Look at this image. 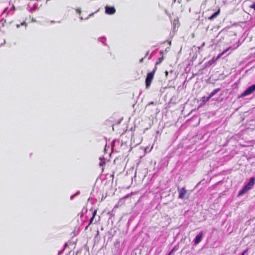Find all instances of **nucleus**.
Masks as SVG:
<instances>
[{
    "label": "nucleus",
    "mask_w": 255,
    "mask_h": 255,
    "mask_svg": "<svg viewBox=\"0 0 255 255\" xmlns=\"http://www.w3.org/2000/svg\"><path fill=\"white\" fill-rule=\"evenodd\" d=\"M94 218H93V217H92L90 220V222H89V224H91L93 223V220H94Z\"/></svg>",
    "instance_id": "obj_21"
},
{
    "label": "nucleus",
    "mask_w": 255,
    "mask_h": 255,
    "mask_svg": "<svg viewBox=\"0 0 255 255\" xmlns=\"http://www.w3.org/2000/svg\"><path fill=\"white\" fill-rule=\"evenodd\" d=\"M80 18L81 20L84 19V18H83V17H82V16L80 17Z\"/></svg>",
    "instance_id": "obj_35"
},
{
    "label": "nucleus",
    "mask_w": 255,
    "mask_h": 255,
    "mask_svg": "<svg viewBox=\"0 0 255 255\" xmlns=\"http://www.w3.org/2000/svg\"><path fill=\"white\" fill-rule=\"evenodd\" d=\"M178 191L179 193V198L180 199L185 198V195L187 193V191L184 188H178Z\"/></svg>",
    "instance_id": "obj_5"
},
{
    "label": "nucleus",
    "mask_w": 255,
    "mask_h": 255,
    "mask_svg": "<svg viewBox=\"0 0 255 255\" xmlns=\"http://www.w3.org/2000/svg\"><path fill=\"white\" fill-rule=\"evenodd\" d=\"M67 246V244L65 243V245H64V248Z\"/></svg>",
    "instance_id": "obj_36"
},
{
    "label": "nucleus",
    "mask_w": 255,
    "mask_h": 255,
    "mask_svg": "<svg viewBox=\"0 0 255 255\" xmlns=\"http://www.w3.org/2000/svg\"><path fill=\"white\" fill-rule=\"evenodd\" d=\"M153 104H154V103L153 102H151L148 103L147 106H149V105H153Z\"/></svg>",
    "instance_id": "obj_25"
},
{
    "label": "nucleus",
    "mask_w": 255,
    "mask_h": 255,
    "mask_svg": "<svg viewBox=\"0 0 255 255\" xmlns=\"http://www.w3.org/2000/svg\"><path fill=\"white\" fill-rule=\"evenodd\" d=\"M216 60L215 58H213L211 60H209L208 62V65H211Z\"/></svg>",
    "instance_id": "obj_14"
},
{
    "label": "nucleus",
    "mask_w": 255,
    "mask_h": 255,
    "mask_svg": "<svg viewBox=\"0 0 255 255\" xmlns=\"http://www.w3.org/2000/svg\"><path fill=\"white\" fill-rule=\"evenodd\" d=\"M173 250H174V249L172 250V251L169 253L168 255H171V254H172V253L173 252Z\"/></svg>",
    "instance_id": "obj_26"
},
{
    "label": "nucleus",
    "mask_w": 255,
    "mask_h": 255,
    "mask_svg": "<svg viewBox=\"0 0 255 255\" xmlns=\"http://www.w3.org/2000/svg\"><path fill=\"white\" fill-rule=\"evenodd\" d=\"M220 10L219 9L218 11L214 12L213 14H212L210 16L208 17V19L210 20H212L215 18H216L220 13Z\"/></svg>",
    "instance_id": "obj_7"
},
{
    "label": "nucleus",
    "mask_w": 255,
    "mask_h": 255,
    "mask_svg": "<svg viewBox=\"0 0 255 255\" xmlns=\"http://www.w3.org/2000/svg\"><path fill=\"white\" fill-rule=\"evenodd\" d=\"M255 177H252L250 179L248 183L246 184L243 189L239 192V196L243 195L245 194L249 190L251 189L255 184Z\"/></svg>",
    "instance_id": "obj_1"
},
{
    "label": "nucleus",
    "mask_w": 255,
    "mask_h": 255,
    "mask_svg": "<svg viewBox=\"0 0 255 255\" xmlns=\"http://www.w3.org/2000/svg\"><path fill=\"white\" fill-rule=\"evenodd\" d=\"M79 194H80V191H77V192L76 193V194H75L72 195H71V197H70V199H71V200H72V199H73V198H74L75 196H76V195H79Z\"/></svg>",
    "instance_id": "obj_16"
},
{
    "label": "nucleus",
    "mask_w": 255,
    "mask_h": 255,
    "mask_svg": "<svg viewBox=\"0 0 255 255\" xmlns=\"http://www.w3.org/2000/svg\"><path fill=\"white\" fill-rule=\"evenodd\" d=\"M143 58H142L140 59L139 62H142L143 61Z\"/></svg>",
    "instance_id": "obj_29"
},
{
    "label": "nucleus",
    "mask_w": 255,
    "mask_h": 255,
    "mask_svg": "<svg viewBox=\"0 0 255 255\" xmlns=\"http://www.w3.org/2000/svg\"><path fill=\"white\" fill-rule=\"evenodd\" d=\"M221 88H217L215 90H214L209 95L210 98H212L213 96H214L215 94H216L218 92L221 91Z\"/></svg>",
    "instance_id": "obj_8"
},
{
    "label": "nucleus",
    "mask_w": 255,
    "mask_h": 255,
    "mask_svg": "<svg viewBox=\"0 0 255 255\" xmlns=\"http://www.w3.org/2000/svg\"><path fill=\"white\" fill-rule=\"evenodd\" d=\"M149 53V51H147L146 53L145 56H147Z\"/></svg>",
    "instance_id": "obj_33"
},
{
    "label": "nucleus",
    "mask_w": 255,
    "mask_h": 255,
    "mask_svg": "<svg viewBox=\"0 0 255 255\" xmlns=\"http://www.w3.org/2000/svg\"><path fill=\"white\" fill-rule=\"evenodd\" d=\"M96 213H97V210H94V212H93V213H92V217H93V218H95V216H96Z\"/></svg>",
    "instance_id": "obj_17"
},
{
    "label": "nucleus",
    "mask_w": 255,
    "mask_h": 255,
    "mask_svg": "<svg viewBox=\"0 0 255 255\" xmlns=\"http://www.w3.org/2000/svg\"><path fill=\"white\" fill-rule=\"evenodd\" d=\"M100 159L101 160V162L99 163V165L100 166H103L106 163L105 161V158H102L101 157H100Z\"/></svg>",
    "instance_id": "obj_11"
},
{
    "label": "nucleus",
    "mask_w": 255,
    "mask_h": 255,
    "mask_svg": "<svg viewBox=\"0 0 255 255\" xmlns=\"http://www.w3.org/2000/svg\"><path fill=\"white\" fill-rule=\"evenodd\" d=\"M255 91V84L249 86L244 92H243L241 97H245L253 93Z\"/></svg>",
    "instance_id": "obj_3"
},
{
    "label": "nucleus",
    "mask_w": 255,
    "mask_h": 255,
    "mask_svg": "<svg viewBox=\"0 0 255 255\" xmlns=\"http://www.w3.org/2000/svg\"><path fill=\"white\" fill-rule=\"evenodd\" d=\"M250 7L255 10V2L250 5Z\"/></svg>",
    "instance_id": "obj_18"
},
{
    "label": "nucleus",
    "mask_w": 255,
    "mask_h": 255,
    "mask_svg": "<svg viewBox=\"0 0 255 255\" xmlns=\"http://www.w3.org/2000/svg\"><path fill=\"white\" fill-rule=\"evenodd\" d=\"M247 251H248V250H246L245 251H244L242 254H241V255H245L247 253Z\"/></svg>",
    "instance_id": "obj_23"
},
{
    "label": "nucleus",
    "mask_w": 255,
    "mask_h": 255,
    "mask_svg": "<svg viewBox=\"0 0 255 255\" xmlns=\"http://www.w3.org/2000/svg\"><path fill=\"white\" fill-rule=\"evenodd\" d=\"M116 12V9L114 6L107 5L105 6V13L108 15L114 14Z\"/></svg>",
    "instance_id": "obj_4"
},
{
    "label": "nucleus",
    "mask_w": 255,
    "mask_h": 255,
    "mask_svg": "<svg viewBox=\"0 0 255 255\" xmlns=\"http://www.w3.org/2000/svg\"><path fill=\"white\" fill-rule=\"evenodd\" d=\"M5 22V20H4L3 18L0 20V28L1 27H3L4 26V23Z\"/></svg>",
    "instance_id": "obj_13"
},
{
    "label": "nucleus",
    "mask_w": 255,
    "mask_h": 255,
    "mask_svg": "<svg viewBox=\"0 0 255 255\" xmlns=\"http://www.w3.org/2000/svg\"><path fill=\"white\" fill-rule=\"evenodd\" d=\"M160 54H163V51H162V50H161V51H160Z\"/></svg>",
    "instance_id": "obj_32"
},
{
    "label": "nucleus",
    "mask_w": 255,
    "mask_h": 255,
    "mask_svg": "<svg viewBox=\"0 0 255 255\" xmlns=\"http://www.w3.org/2000/svg\"><path fill=\"white\" fill-rule=\"evenodd\" d=\"M90 225V224H88V225L85 227V230H87V229H88V227L89 226V225Z\"/></svg>",
    "instance_id": "obj_28"
},
{
    "label": "nucleus",
    "mask_w": 255,
    "mask_h": 255,
    "mask_svg": "<svg viewBox=\"0 0 255 255\" xmlns=\"http://www.w3.org/2000/svg\"><path fill=\"white\" fill-rule=\"evenodd\" d=\"M76 11L80 14L81 12V10L80 8H77L76 9Z\"/></svg>",
    "instance_id": "obj_22"
},
{
    "label": "nucleus",
    "mask_w": 255,
    "mask_h": 255,
    "mask_svg": "<svg viewBox=\"0 0 255 255\" xmlns=\"http://www.w3.org/2000/svg\"><path fill=\"white\" fill-rule=\"evenodd\" d=\"M210 97L209 96L208 97H202V102L205 104L207 102H208L210 99Z\"/></svg>",
    "instance_id": "obj_9"
},
{
    "label": "nucleus",
    "mask_w": 255,
    "mask_h": 255,
    "mask_svg": "<svg viewBox=\"0 0 255 255\" xmlns=\"http://www.w3.org/2000/svg\"><path fill=\"white\" fill-rule=\"evenodd\" d=\"M168 72H167V71H166V72H165V74H166V75H168Z\"/></svg>",
    "instance_id": "obj_34"
},
{
    "label": "nucleus",
    "mask_w": 255,
    "mask_h": 255,
    "mask_svg": "<svg viewBox=\"0 0 255 255\" xmlns=\"http://www.w3.org/2000/svg\"><path fill=\"white\" fill-rule=\"evenodd\" d=\"M94 13H92L90 14L89 15V16L87 17L84 18V19H88L90 16H93L94 15Z\"/></svg>",
    "instance_id": "obj_20"
},
{
    "label": "nucleus",
    "mask_w": 255,
    "mask_h": 255,
    "mask_svg": "<svg viewBox=\"0 0 255 255\" xmlns=\"http://www.w3.org/2000/svg\"><path fill=\"white\" fill-rule=\"evenodd\" d=\"M51 22V23H55V21H53V20H52V21H51V22Z\"/></svg>",
    "instance_id": "obj_31"
},
{
    "label": "nucleus",
    "mask_w": 255,
    "mask_h": 255,
    "mask_svg": "<svg viewBox=\"0 0 255 255\" xmlns=\"http://www.w3.org/2000/svg\"><path fill=\"white\" fill-rule=\"evenodd\" d=\"M204 44H205V43H203L202 46H204Z\"/></svg>",
    "instance_id": "obj_37"
},
{
    "label": "nucleus",
    "mask_w": 255,
    "mask_h": 255,
    "mask_svg": "<svg viewBox=\"0 0 255 255\" xmlns=\"http://www.w3.org/2000/svg\"><path fill=\"white\" fill-rule=\"evenodd\" d=\"M35 21H36V20H35V19H34L33 18H32V22H35Z\"/></svg>",
    "instance_id": "obj_30"
},
{
    "label": "nucleus",
    "mask_w": 255,
    "mask_h": 255,
    "mask_svg": "<svg viewBox=\"0 0 255 255\" xmlns=\"http://www.w3.org/2000/svg\"><path fill=\"white\" fill-rule=\"evenodd\" d=\"M24 26L25 27V29H26V26H27V23L25 22V21H23L22 22H21L20 24H16V27L17 28H19L20 27V26Z\"/></svg>",
    "instance_id": "obj_10"
},
{
    "label": "nucleus",
    "mask_w": 255,
    "mask_h": 255,
    "mask_svg": "<svg viewBox=\"0 0 255 255\" xmlns=\"http://www.w3.org/2000/svg\"><path fill=\"white\" fill-rule=\"evenodd\" d=\"M163 60V57L159 58L158 59V61L156 62V65L161 63V62Z\"/></svg>",
    "instance_id": "obj_15"
},
{
    "label": "nucleus",
    "mask_w": 255,
    "mask_h": 255,
    "mask_svg": "<svg viewBox=\"0 0 255 255\" xmlns=\"http://www.w3.org/2000/svg\"><path fill=\"white\" fill-rule=\"evenodd\" d=\"M14 8V7L13 6H12V7L10 9H9V10L8 11V12H7V14L9 13L10 12L11 10L12 9H13Z\"/></svg>",
    "instance_id": "obj_24"
},
{
    "label": "nucleus",
    "mask_w": 255,
    "mask_h": 255,
    "mask_svg": "<svg viewBox=\"0 0 255 255\" xmlns=\"http://www.w3.org/2000/svg\"><path fill=\"white\" fill-rule=\"evenodd\" d=\"M100 42L103 43L104 45H106L105 42L106 41V38L105 37H102L99 38L98 40Z\"/></svg>",
    "instance_id": "obj_12"
},
{
    "label": "nucleus",
    "mask_w": 255,
    "mask_h": 255,
    "mask_svg": "<svg viewBox=\"0 0 255 255\" xmlns=\"http://www.w3.org/2000/svg\"><path fill=\"white\" fill-rule=\"evenodd\" d=\"M156 70V67H155L153 70L148 73L146 76V79H145V86L146 88L148 89L150 86L151 82L153 79L154 75Z\"/></svg>",
    "instance_id": "obj_2"
},
{
    "label": "nucleus",
    "mask_w": 255,
    "mask_h": 255,
    "mask_svg": "<svg viewBox=\"0 0 255 255\" xmlns=\"http://www.w3.org/2000/svg\"><path fill=\"white\" fill-rule=\"evenodd\" d=\"M64 248L60 251H59L58 253V255H60L61 254H62L64 251Z\"/></svg>",
    "instance_id": "obj_19"
},
{
    "label": "nucleus",
    "mask_w": 255,
    "mask_h": 255,
    "mask_svg": "<svg viewBox=\"0 0 255 255\" xmlns=\"http://www.w3.org/2000/svg\"><path fill=\"white\" fill-rule=\"evenodd\" d=\"M203 237V233L200 232L195 237V240H194V245H198L201 241V239Z\"/></svg>",
    "instance_id": "obj_6"
},
{
    "label": "nucleus",
    "mask_w": 255,
    "mask_h": 255,
    "mask_svg": "<svg viewBox=\"0 0 255 255\" xmlns=\"http://www.w3.org/2000/svg\"><path fill=\"white\" fill-rule=\"evenodd\" d=\"M173 250H174V249L172 250V251L169 253L168 255H171V254H172V253L173 252Z\"/></svg>",
    "instance_id": "obj_27"
}]
</instances>
